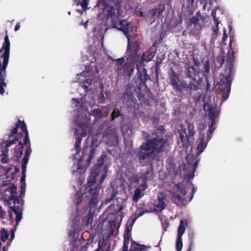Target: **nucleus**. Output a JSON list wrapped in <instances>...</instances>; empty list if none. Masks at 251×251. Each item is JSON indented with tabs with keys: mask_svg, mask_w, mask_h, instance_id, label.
Returning <instances> with one entry per match:
<instances>
[{
	"mask_svg": "<svg viewBox=\"0 0 251 251\" xmlns=\"http://www.w3.org/2000/svg\"><path fill=\"white\" fill-rule=\"evenodd\" d=\"M185 225H187L186 222L184 223L183 220H180L178 228L177 237H182V236L185 230Z\"/></svg>",
	"mask_w": 251,
	"mask_h": 251,
	"instance_id": "nucleus-37",
	"label": "nucleus"
},
{
	"mask_svg": "<svg viewBox=\"0 0 251 251\" xmlns=\"http://www.w3.org/2000/svg\"><path fill=\"white\" fill-rule=\"evenodd\" d=\"M110 94V92L109 91H106L104 93L103 86H102V90L99 97L98 102L99 103H105L106 100L108 99Z\"/></svg>",
	"mask_w": 251,
	"mask_h": 251,
	"instance_id": "nucleus-33",
	"label": "nucleus"
},
{
	"mask_svg": "<svg viewBox=\"0 0 251 251\" xmlns=\"http://www.w3.org/2000/svg\"><path fill=\"white\" fill-rule=\"evenodd\" d=\"M6 214V212L2 209V207L0 205V218H3Z\"/></svg>",
	"mask_w": 251,
	"mask_h": 251,
	"instance_id": "nucleus-52",
	"label": "nucleus"
},
{
	"mask_svg": "<svg viewBox=\"0 0 251 251\" xmlns=\"http://www.w3.org/2000/svg\"><path fill=\"white\" fill-rule=\"evenodd\" d=\"M166 195L163 193H159L155 206L157 207L160 211H162L166 208Z\"/></svg>",
	"mask_w": 251,
	"mask_h": 251,
	"instance_id": "nucleus-23",
	"label": "nucleus"
},
{
	"mask_svg": "<svg viewBox=\"0 0 251 251\" xmlns=\"http://www.w3.org/2000/svg\"><path fill=\"white\" fill-rule=\"evenodd\" d=\"M210 87H211V84L209 83V82L207 80V82H206V90L207 91L209 90L210 89Z\"/></svg>",
	"mask_w": 251,
	"mask_h": 251,
	"instance_id": "nucleus-61",
	"label": "nucleus"
},
{
	"mask_svg": "<svg viewBox=\"0 0 251 251\" xmlns=\"http://www.w3.org/2000/svg\"><path fill=\"white\" fill-rule=\"evenodd\" d=\"M82 201V195L78 196L76 199V201H75L76 205H77V206L79 205L81 203Z\"/></svg>",
	"mask_w": 251,
	"mask_h": 251,
	"instance_id": "nucleus-51",
	"label": "nucleus"
},
{
	"mask_svg": "<svg viewBox=\"0 0 251 251\" xmlns=\"http://www.w3.org/2000/svg\"><path fill=\"white\" fill-rule=\"evenodd\" d=\"M114 61L116 62L117 67V72L120 74H126L130 76L134 71V66L127 60L126 62L124 57L114 59Z\"/></svg>",
	"mask_w": 251,
	"mask_h": 251,
	"instance_id": "nucleus-10",
	"label": "nucleus"
},
{
	"mask_svg": "<svg viewBox=\"0 0 251 251\" xmlns=\"http://www.w3.org/2000/svg\"><path fill=\"white\" fill-rule=\"evenodd\" d=\"M136 68L138 70V78L141 81L140 85L146 86V81L149 76L147 74V70L145 68L142 70L139 69V65L137 64Z\"/></svg>",
	"mask_w": 251,
	"mask_h": 251,
	"instance_id": "nucleus-24",
	"label": "nucleus"
},
{
	"mask_svg": "<svg viewBox=\"0 0 251 251\" xmlns=\"http://www.w3.org/2000/svg\"><path fill=\"white\" fill-rule=\"evenodd\" d=\"M216 9L213 10L211 12V16L214 19V24H219L220 21H219L218 18H217L216 17Z\"/></svg>",
	"mask_w": 251,
	"mask_h": 251,
	"instance_id": "nucleus-48",
	"label": "nucleus"
},
{
	"mask_svg": "<svg viewBox=\"0 0 251 251\" xmlns=\"http://www.w3.org/2000/svg\"><path fill=\"white\" fill-rule=\"evenodd\" d=\"M178 133L179 140L178 141V144L180 147L188 149L194 140L195 131L193 124H188L187 128H182L179 130Z\"/></svg>",
	"mask_w": 251,
	"mask_h": 251,
	"instance_id": "nucleus-6",
	"label": "nucleus"
},
{
	"mask_svg": "<svg viewBox=\"0 0 251 251\" xmlns=\"http://www.w3.org/2000/svg\"><path fill=\"white\" fill-rule=\"evenodd\" d=\"M0 237L1 241L5 242L8 238L9 233L5 229H2L0 232Z\"/></svg>",
	"mask_w": 251,
	"mask_h": 251,
	"instance_id": "nucleus-44",
	"label": "nucleus"
},
{
	"mask_svg": "<svg viewBox=\"0 0 251 251\" xmlns=\"http://www.w3.org/2000/svg\"><path fill=\"white\" fill-rule=\"evenodd\" d=\"M88 128V124L87 122H82L77 123L75 130V133L77 135H80V137L76 138L75 143V148L76 150V154H79L81 151L80 144L82 139L86 136Z\"/></svg>",
	"mask_w": 251,
	"mask_h": 251,
	"instance_id": "nucleus-9",
	"label": "nucleus"
},
{
	"mask_svg": "<svg viewBox=\"0 0 251 251\" xmlns=\"http://www.w3.org/2000/svg\"><path fill=\"white\" fill-rule=\"evenodd\" d=\"M111 120H114L116 118L121 117L122 119H123L124 115L122 113V110H119L117 108H115L113 111H112L111 115Z\"/></svg>",
	"mask_w": 251,
	"mask_h": 251,
	"instance_id": "nucleus-36",
	"label": "nucleus"
},
{
	"mask_svg": "<svg viewBox=\"0 0 251 251\" xmlns=\"http://www.w3.org/2000/svg\"><path fill=\"white\" fill-rule=\"evenodd\" d=\"M189 246L187 251H191V248H192V246H193V242H194V241H193L194 234L193 233L190 234L189 235Z\"/></svg>",
	"mask_w": 251,
	"mask_h": 251,
	"instance_id": "nucleus-47",
	"label": "nucleus"
},
{
	"mask_svg": "<svg viewBox=\"0 0 251 251\" xmlns=\"http://www.w3.org/2000/svg\"><path fill=\"white\" fill-rule=\"evenodd\" d=\"M98 163L95 165L93 168H97L100 172V168L102 167L104 163V157L102 155H101L100 157L98 159Z\"/></svg>",
	"mask_w": 251,
	"mask_h": 251,
	"instance_id": "nucleus-43",
	"label": "nucleus"
},
{
	"mask_svg": "<svg viewBox=\"0 0 251 251\" xmlns=\"http://www.w3.org/2000/svg\"><path fill=\"white\" fill-rule=\"evenodd\" d=\"M98 147V145H96L94 142H93L90 147L84 148L82 153V158H85V156L88 151V156L86 159V163L88 166L90 164L91 160L95 156L97 153V148Z\"/></svg>",
	"mask_w": 251,
	"mask_h": 251,
	"instance_id": "nucleus-18",
	"label": "nucleus"
},
{
	"mask_svg": "<svg viewBox=\"0 0 251 251\" xmlns=\"http://www.w3.org/2000/svg\"><path fill=\"white\" fill-rule=\"evenodd\" d=\"M187 34H189V30L187 28L186 30H184L182 32V35L183 36H186Z\"/></svg>",
	"mask_w": 251,
	"mask_h": 251,
	"instance_id": "nucleus-64",
	"label": "nucleus"
},
{
	"mask_svg": "<svg viewBox=\"0 0 251 251\" xmlns=\"http://www.w3.org/2000/svg\"><path fill=\"white\" fill-rule=\"evenodd\" d=\"M8 189L11 193V196L9 199V202L13 201L14 203L16 202L18 204L20 203V200L18 199L17 196V187L16 186L13 184L12 186L9 187Z\"/></svg>",
	"mask_w": 251,
	"mask_h": 251,
	"instance_id": "nucleus-26",
	"label": "nucleus"
},
{
	"mask_svg": "<svg viewBox=\"0 0 251 251\" xmlns=\"http://www.w3.org/2000/svg\"><path fill=\"white\" fill-rule=\"evenodd\" d=\"M147 248L146 246L139 244L135 241L132 240L130 249L128 251H145Z\"/></svg>",
	"mask_w": 251,
	"mask_h": 251,
	"instance_id": "nucleus-27",
	"label": "nucleus"
},
{
	"mask_svg": "<svg viewBox=\"0 0 251 251\" xmlns=\"http://www.w3.org/2000/svg\"><path fill=\"white\" fill-rule=\"evenodd\" d=\"M176 248L177 251H181L182 248V237H177L176 244Z\"/></svg>",
	"mask_w": 251,
	"mask_h": 251,
	"instance_id": "nucleus-42",
	"label": "nucleus"
},
{
	"mask_svg": "<svg viewBox=\"0 0 251 251\" xmlns=\"http://www.w3.org/2000/svg\"><path fill=\"white\" fill-rule=\"evenodd\" d=\"M130 49L128 50H127V48L126 49V52L129 53L126 60L132 64L139 59L138 52L140 46L137 41L133 43L130 42Z\"/></svg>",
	"mask_w": 251,
	"mask_h": 251,
	"instance_id": "nucleus-15",
	"label": "nucleus"
},
{
	"mask_svg": "<svg viewBox=\"0 0 251 251\" xmlns=\"http://www.w3.org/2000/svg\"><path fill=\"white\" fill-rule=\"evenodd\" d=\"M199 18L193 16L186 23L189 35L196 36L201 33V25Z\"/></svg>",
	"mask_w": 251,
	"mask_h": 251,
	"instance_id": "nucleus-13",
	"label": "nucleus"
},
{
	"mask_svg": "<svg viewBox=\"0 0 251 251\" xmlns=\"http://www.w3.org/2000/svg\"><path fill=\"white\" fill-rule=\"evenodd\" d=\"M113 249H112L111 247V244L109 243L108 246L106 250V251H113ZM94 251H100L98 249L95 250Z\"/></svg>",
	"mask_w": 251,
	"mask_h": 251,
	"instance_id": "nucleus-54",
	"label": "nucleus"
},
{
	"mask_svg": "<svg viewBox=\"0 0 251 251\" xmlns=\"http://www.w3.org/2000/svg\"><path fill=\"white\" fill-rule=\"evenodd\" d=\"M216 121H211V124L209 125V129L207 133V140L209 141L211 139V136L214 130L216 129L215 127Z\"/></svg>",
	"mask_w": 251,
	"mask_h": 251,
	"instance_id": "nucleus-35",
	"label": "nucleus"
},
{
	"mask_svg": "<svg viewBox=\"0 0 251 251\" xmlns=\"http://www.w3.org/2000/svg\"><path fill=\"white\" fill-rule=\"evenodd\" d=\"M215 26L212 28V39L215 40L218 36L219 27V24H214Z\"/></svg>",
	"mask_w": 251,
	"mask_h": 251,
	"instance_id": "nucleus-41",
	"label": "nucleus"
},
{
	"mask_svg": "<svg viewBox=\"0 0 251 251\" xmlns=\"http://www.w3.org/2000/svg\"><path fill=\"white\" fill-rule=\"evenodd\" d=\"M97 134L102 135V139L108 146L112 147L117 145L118 136L116 127L109 122H105L100 125L97 130Z\"/></svg>",
	"mask_w": 251,
	"mask_h": 251,
	"instance_id": "nucleus-3",
	"label": "nucleus"
},
{
	"mask_svg": "<svg viewBox=\"0 0 251 251\" xmlns=\"http://www.w3.org/2000/svg\"><path fill=\"white\" fill-rule=\"evenodd\" d=\"M170 193L172 196V201L177 205H184L186 199L185 198L186 191L184 184L182 183L176 184Z\"/></svg>",
	"mask_w": 251,
	"mask_h": 251,
	"instance_id": "nucleus-8",
	"label": "nucleus"
},
{
	"mask_svg": "<svg viewBox=\"0 0 251 251\" xmlns=\"http://www.w3.org/2000/svg\"><path fill=\"white\" fill-rule=\"evenodd\" d=\"M130 237L131 234L129 232V229L127 228L124 235V244L122 248V251H128V246L129 243Z\"/></svg>",
	"mask_w": 251,
	"mask_h": 251,
	"instance_id": "nucleus-28",
	"label": "nucleus"
},
{
	"mask_svg": "<svg viewBox=\"0 0 251 251\" xmlns=\"http://www.w3.org/2000/svg\"><path fill=\"white\" fill-rule=\"evenodd\" d=\"M85 83L88 84V85H91L92 80L90 79H86L85 81Z\"/></svg>",
	"mask_w": 251,
	"mask_h": 251,
	"instance_id": "nucleus-63",
	"label": "nucleus"
},
{
	"mask_svg": "<svg viewBox=\"0 0 251 251\" xmlns=\"http://www.w3.org/2000/svg\"><path fill=\"white\" fill-rule=\"evenodd\" d=\"M91 207V208L90 209L89 213L85 217L86 225L88 226H92V224L94 220V217L95 216V210L94 209L92 210V208H94L95 207Z\"/></svg>",
	"mask_w": 251,
	"mask_h": 251,
	"instance_id": "nucleus-30",
	"label": "nucleus"
},
{
	"mask_svg": "<svg viewBox=\"0 0 251 251\" xmlns=\"http://www.w3.org/2000/svg\"><path fill=\"white\" fill-rule=\"evenodd\" d=\"M168 78L171 85L176 92L181 93L183 90H185L186 81L180 79L179 74L176 72L172 68H170L168 72Z\"/></svg>",
	"mask_w": 251,
	"mask_h": 251,
	"instance_id": "nucleus-7",
	"label": "nucleus"
},
{
	"mask_svg": "<svg viewBox=\"0 0 251 251\" xmlns=\"http://www.w3.org/2000/svg\"><path fill=\"white\" fill-rule=\"evenodd\" d=\"M205 99V96L203 94H199L197 96L194 97V101L195 103L199 102L201 99L204 100Z\"/></svg>",
	"mask_w": 251,
	"mask_h": 251,
	"instance_id": "nucleus-46",
	"label": "nucleus"
},
{
	"mask_svg": "<svg viewBox=\"0 0 251 251\" xmlns=\"http://www.w3.org/2000/svg\"><path fill=\"white\" fill-rule=\"evenodd\" d=\"M135 154L140 162L146 159L153 158L155 156L154 153L150 147L147 145V142L140 146Z\"/></svg>",
	"mask_w": 251,
	"mask_h": 251,
	"instance_id": "nucleus-12",
	"label": "nucleus"
},
{
	"mask_svg": "<svg viewBox=\"0 0 251 251\" xmlns=\"http://www.w3.org/2000/svg\"><path fill=\"white\" fill-rule=\"evenodd\" d=\"M207 113L208 116L212 121H216V119L219 116L220 112L217 110V108L216 106L209 105L207 107Z\"/></svg>",
	"mask_w": 251,
	"mask_h": 251,
	"instance_id": "nucleus-22",
	"label": "nucleus"
},
{
	"mask_svg": "<svg viewBox=\"0 0 251 251\" xmlns=\"http://www.w3.org/2000/svg\"><path fill=\"white\" fill-rule=\"evenodd\" d=\"M194 63L195 65L198 66L199 64H200V61L197 58H194L193 59Z\"/></svg>",
	"mask_w": 251,
	"mask_h": 251,
	"instance_id": "nucleus-58",
	"label": "nucleus"
},
{
	"mask_svg": "<svg viewBox=\"0 0 251 251\" xmlns=\"http://www.w3.org/2000/svg\"><path fill=\"white\" fill-rule=\"evenodd\" d=\"M158 12V9H153L152 11H151V14L152 16H154L156 14V13Z\"/></svg>",
	"mask_w": 251,
	"mask_h": 251,
	"instance_id": "nucleus-62",
	"label": "nucleus"
},
{
	"mask_svg": "<svg viewBox=\"0 0 251 251\" xmlns=\"http://www.w3.org/2000/svg\"><path fill=\"white\" fill-rule=\"evenodd\" d=\"M22 176L21 178V183L22 184V186L21 187V194L23 193H25V177H26V166H23L22 165Z\"/></svg>",
	"mask_w": 251,
	"mask_h": 251,
	"instance_id": "nucleus-31",
	"label": "nucleus"
},
{
	"mask_svg": "<svg viewBox=\"0 0 251 251\" xmlns=\"http://www.w3.org/2000/svg\"><path fill=\"white\" fill-rule=\"evenodd\" d=\"M143 195L141 194V192L140 191L139 189H135L132 199L133 201L134 202H137L139 200L142 198Z\"/></svg>",
	"mask_w": 251,
	"mask_h": 251,
	"instance_id": "nucleus-39",
	"label": "nucleus"
},
{
	"mask_svg": "<svg viewBox=\"0 0 251 251\" xmlns=\"http://www.w3.org/2000/svg\"><path fill=\"white\" fill-rule=\"evenodd\" d=\"M13 168L12 166L8 167L5 172V175L6 176V178L8 179L9 177L7 176V174L12 170Z\"/></svg>",
	"mask_w": 251,
	"mask_h": 251,
	"instance_id": "nucleus-55",
	"label": "nucleus"
},
{
	"mask_svg": "<svg viewBox=\"0 0 251 251\" xmlns=\"http://www.w3.org/2000/svg\"><path fill=\"white\" fill-rule=\"evenodd\" d=\"M199 140L200 143L197 146V150L198 151L196 154L197 155H199L204 151L207 146V142L208 141V140L206 142L204 141V133L202 130H201L199 132Z\"/></svg>",
	"mask_w": 251,
	"mask_h": 251,
	"instance_id": "nucleus-21",
	"label": "nucleus"
},
{
	"mask_svg": "<svg viewBox=\"0 0 251 251\" xmlns=\"http://www.w3.org/2000/svg\"><path fill=\"white\" fill-rule=\"evenodd\" d=\"M186 163L185 165L184 168L185 169H192L193 174L195 172V170L197 168L199 159L196 160V156L193 157L190 154L187 155L186 156Z\"/></svg>",
	"mask_w": 251,
	"mask_h": 251,
	"instance_id": "nucleus-19",
	"label": "nucleus"
},
{
	"mask_svg": "<svg viewBox=\"0 0 251 251\" xmlns=\"http://www.w3.org/2000/svg\"><path fill=\"white\" fill-rule=\"evenodd\" d=\"M152 138H149V134L146 137L147 145L149 146L155 154L163 152L166 149L168 140L162 134H158L157 132L152 133Z\"/></svg>",
	"mask_w": 251,
	"mask_h": 251,
	"instance_id": "nucleus-4",
	"label": "nucleus"
},
{
	"mask_svg": "<svg viewBox=\"0 0 251 251\" xmlns=\"http://www.w3.org/2000/svg\"><path fill=\"white\" fill-rule=\"evenodd\" d=\"M74 1L76 5H80L81 6L82 0H74Z\"/></svg>",
	"mask_w": 251,
	"mask_h": 251,
	"instance_id": "nucleus-57",
	"label": "nucleus"
},
{
	"mask_svg": "<svg viewBox=\"0 0 251 251\" xmlns=\"http://www.w3.org/2000/svg\"><path fill=\"white\" fill-rule=\"evenodd\" d=\"M195 192V188L193 186L192 191V194H191V197L189 199V200H188V201H190L192 200V199H193V198L194 194Z\"/></svg>",
	"mask_w": 251,
	"mask_h": 251,
	"instance_id": "nucleus-56",
	"label": "nucleus"
},
{
	"mask_svg": "<svg viewBox=\"0 0 251 251\" xmlns=\"http://www.w3.org/2000/svg\"><path fill=\"white\" fill-rule=\"evenodd\" d=\"M22 136V135L21 133H19L14 139L11 140L10 139L5 142V146L2 147L1 154H0V156H1V162L2 163H7L9 161V158L8 157V148L12 145L15 144L16 142L21 138Z\"/></svg>",
	"mask_w": 251,
	"mask_h": 251,
	"instance_id": "nucleus-14",
	"label": "nucleus"
},
{
	"mask_svg": "<svg viewBox=\"0 0 251 251\" xmlns=\"http://www.w3.org/2000/svg\"><path fill=\"white\" fill-rule=\"evenodd\" d=\"M99 172L97 168H93L91 174L88 178L87 183V188L89 189L88 192L91 198L89 200V205L92 207H96L98 202V197L99 195L100 189L96 188H92V187L94 186L96 183L97 176L99 175Z\"/></svg>",
	"mask_w": 251,
	"mask_h": 251,
	"instance_id": "nucleus-5",
	"label": "nucleus"
},
{
	"mask_svg": "<svg viewBox=\"0 0 251 251\" xmlns=\"http://www.w3.org/2000/svg\"><path fill=\"white\" fill-rule=\"evenodd\" d=\"M9 208L16 215V224L17 225L22 219L23 213L22 209H20L19 206H16L15 205L14 206H10Z\"/></svg>",
	"mask_w": 251,
	"mask_h": 251,
	"instance_id": "nucleus-29",
	"label": "nucleus"
},
{
	"mask_svg": "<svg viewBox=\"0 0 251 251\" xmlns=\"http://www.w3.org/2000/svg\"><path fill=\"white\" fill-rule=\"evenodd\" d=\"M148 187L147 182H144L143 184L140 185L139 187L136 189H139L140 192H143L145 191Z\"/></svg>",
	"mask_w": 251,
	"mask_h": 251,
	"instance_id": "nucleus-49",
	"label": "nucleus"
},
{
	"mask_svg": "<svg viewBox=\"0 0 251 251\" xmlns=\"http://www.w3.org/2000/svg\"><path fill=\"white\" fill-rule=\"evenodd\" d=\"M120 1H117L114 5H110L107 10V18H110L112 26L116 25V20L121 16L122 8Z\"/></svg>",
	"mask_w": 251,
	"mask_h": 251,
	"instance_id": "nucleus-11",
	"label": "nucleus"
},
{
	"mask_svg": "<svg viewBox=\"0 0 251 251\" xmlns=\"http://www.w3.org/2000/svg\"><path fill=\"white\" fill-rule=\"evenodd\" d=\"M122 99L123 101L126 103L127 107L129 108H136L137 106H138L137 100L132 94L125 93Z\"/></svg>",
	"mask_w": 251,
	"mask_h": 251,
	"instance_id": "nucleus-20",
	"label": "nucleus"
},
{
	"mask_svg": "<svg viewBox=\"0 0 251 251\" xmlns=\"http://www.w3.org/2000/svg\"><path fill=\"white\" fill-rule=\"evenodd\" d=\"M75 229L70 231V232L69 233V235L70 236H72L73 235H75Z\"/></svg>",
	"mask_w": 251,
	"mask_h": 251,
	"instance_id": "nucleus-60",
	"label": "nucleus"
},
{
	"mask_svg": "<svg viewBox=\"0 0 251 251\" xmlns=\"http://www.w3.org/2000/svg\"><path fill=\"white\" fill-rule=\"evenodd\" d=\"M88 0H82L81 7L84 10L87 8Z\"/></svg>",
	"mask_w": 251,
	"mask_h": 251,
	"instance_id": "nucleus-50",
	"label": "nucleus"
},
{
	"mask_svg": "<svg viewBox=\"0 0 251 251\" xmlns=\"http://www.w3.org/2000/svg\"><path fill=\"white\" fill-rule=\"evenodd\" d=\"M231 38H233V37H230L229 46L230 50L227 51L226 65L224 72L223 74L221 75L220 81L218 83V89L222 93L223 100H226L229 97L233 76L234 74L233 68L234 65L235 52L231 49Z\"/></svg>",
	"mask_w": 251,
	"mask_h": 251,
	"instance_id": "nucleus-1",
	"label": "nucleus"
},
{
	"mask_svg": "<svg viewBox=\"0 0 251 251\" xmlns=\"http://www.w3.org/2000/svg\"><path fill=\"white\" fill-rule=\"evenodd\" d=\"M225 61V53L221 52L217 58V62L220 65L219 67H221Z\"/></svg>",
	"mask_w": 251,
	"mask_h": 251,
	"instance_id": "nucleus-40",
	"label": "nucleus"
},
{
	"mask_svg": "<svg viewBox=\"0 0 251 251\" xmlns=\"http://www.w3.org/2000/svg\"><path fill=\"white\" fill-rule=\"evenodd\" d=\"M108 246V241L106 239H103L99 241L98 248L97 249L100 251H106Z\"/></svg>",
	"mask_w": 251,
	"mask_h": 251,
	"instance_id": "nucleus-38",
	"label": "nucleus"
},
{
	"mask_svg": "<svg viewBox=\"0 0 251 251\" xmlns=\"http://www.w3.org/2000/svg\"><path fill=\"white\" fill-rule=\"evenodd\" d=\"M116 25L113 26V28L118 29L124 32L127 38V50L130 49V40L129 38V24L126 20L119 21V19L116 20Z\"/></svg>",
	"mask_w": 251,
	"mask_h": 251,
	"instance_id": "nucleus-16",
	"label": "nucleus"
},
{
	"mask_svg": "<svg viewBox=\"0 0 251 251\" xmlns=\"http://www.w3.org/2000/svg\"><path fill=\"white\" fill-rule=\"evenodd\" d=\"M109 112V107H102L101 109L99 108H96L92 111L90 113H89V116H88V118L84 122H87L88 125L89 124V122L90 121L89 117L90 115H92L95 117L94 120V122H96L99 119L102 117H106L108 116V113Z\"/></svg>",
	"mask_w": 251,
	"mask_h": 251,
	"instance_id": "nucleus-17",
	"label": "nucleus"
},
{
	"mask_svg": "<svg viewBox=\"0 0 251 251\" xmlns=\"http://www.w3.org/2000/svg\"><path fill=\"white\" fill-rule=\"evenodd\" d=\"M19 128H20L22 131V132L21 131L20 132L22 135L20 139H21L22 137H23V136L24 135L25 137L23 141V144L25 145H27L25 151V154L22 160V165L23 166H26L29 159L30 154L32 152V150L30 147V142L27 128V126L24 121H22L20 120H18V121L16 124L15 127H14L11 130V134L9 135V138H11L12 137H13L14 135H15V134H18V131Z\"/></svg>",
	"mask_w": 251,
	"mask_h": 251,
	"instance_id": "nucleus-2",
	"label": "nucleus"
},
{
	"mask_svg": "<svg viewBox=\"0 0 251 251\" xmlns=\"http://www.w3.org/2000/svg\"><path fill=\"white\" fill-rule=\"evenodd\" d=\"M194 81H190L188 84L186 83V87L185 90H189V91H197L199 88V83L196 79Z\"/></svg>",
	"mask_w": 251,
	"mask_h": 251,
	"instance_id": "nucleus-32",
	"label": "nucleus"
},
{
	"mask_svg": "<svg viewBox=\"0 0 251 251\" xmlns=\"http://www.w3.org/2000/svg\"><path fill=\"white\" fill-rule=\"evenodd\" d=\"M203 72L205 74V75H207L210 72V61L207 60L205 61L204 67H203Z\"/></svg>",
	"mask_w": 251,
	"mask_h": 251,
	"instance_id": "nucleus-45",
	"label": "nucleus"
},
{
	"mask_svg": "<svg viewBox=\"0 0 251 251\" xmlns=\"http://www.w3.org/2000/svg\"><path fill=\"white\" fill-rule=\"evenodd\" d=\"M197 70L194 66L187 64L185 66V75L188 78H192V80H195L197 76Z\"/></svg>",
	"mask_w": 251,
	"mask_h": 251,
	"instance_id": "nucleus-25",
	"label": "nucleus"
},
{
	"mask_svg": "<svg viewBox=\"0 0 251 251\" xmlns=\"http://www.w3.org/2000/svg\"><path fill=\"white\" fill-rule=\"evenodd\" d=\"M226 30L225 29L224 31L223 36V40H222L223 43H224L225 42L227 38V35L226 34Z\"/></svg>",
	"mask_w": 251,
	"mask_h": 251,
	"instance_id": "nucleus-53",
	"label": "nucleus"
},
{
	"mask_svg": "<svg viewBox=\"0 0 251 251\" xmlns=\"http://www.w3.org/2000/svg\"><path fill=\"white\" fill-rule=\"evenodd\" d=\"M19 140H20V139ZM18 141L19 143L18 146L19 148L18 149L15 150V156L18 158V159L22 157L24 151V144L21 141Z\"/></svg>",
	"mask_w": 251,
	"mask_h": 251,
	"instance_id": "nucleus-34",
	"label": "nucleus"
},
{
	"mask_svg": "<svg viewBox=\"0 0 251 251\" xmlns=\"http://www.w3.org/2000/svg\"><path fill=\"white\" fill-rule=\"evenodd\" d=\"M19 171H20L19 169L16 167L15 168V173H12V177H11V179H12L14 177V174H16V173H18Z\"/></svg>",
	"mask_w": 251,
	"mask_h": 251,
	"instance_id": "nucleus-59",
	"label": "nucleus"
}]
</instances>
